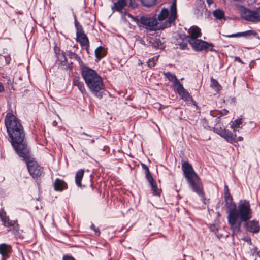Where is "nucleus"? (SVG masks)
<instances>
[{
  "label": "nucleus",
  "instance_id": "9b49d317",
  "mask_svg": "<svg viewBox=\"0 0 260 260\" xmlns=\"http://www.w3.org/2000/svg\"><path fill=\"white\" fill-rule=\"evenodd\" d=\"M188 33L189 36H185V38L188 40H195L200 37L202 35L200 29L196 26H191L188 30Z\"/></svg>",
  "mask_w": 260,
  "mask_h": 260
},
{
  "label": "nucleus",
  "instance_id": "8fccbe9b",
  "mask_svg": "<svg viewBox=\"0 0 260 260\" xmlns=\"http://www.w3.org/2000/svg\"><path fill=\"white\" fill-rule=\"evenodd\" d=\"M257 255H258L259 257H260V251L257 252Z\"/></svg>",
  "mask_w": 260,
  "mask_h": 260
},
{
  "label": "nucleus",
  "instance_id": "7ed1b4c3",
  "mask_svg": "<svg viewBox=\"0 0 260 260\" xmlns=\"http://www.w3.org/2000/svg\"><path fill=\"white\" fill-rule=\"evenodd\" d=\"M82 76L90 91L96 96L101 98L100 91L104 89V83L102 77L94 70L83 66L81 68Z\"/></svg>",
  "mask_w": 260,
  "mask_h": 260
},
{
  "label": "nucleus",
  "instance_id": "0eeeda50",
  "mask_svg": "<svg viewBox=\"0 0 260 260\" xmlns=\"http://www.w3.org/2000/svg\"><path fill=\"white\" fill-rule=\"evenodd\" d=\"M74 23L76 29V41L80 43L82 47H85L86 50H88L89 47V40L84 33L82 25L77 21L76 16H75Z\"/></svg>",
  "mask_w": 260,
  "mask_h": 260
},
{
  "label": "nucleus",
  "instance_id": "f257e3e1",
  "mask_svg": "<svg viewBox=\"0 0 260 260\" xmlns=\"http://www.w3.org/2000/svg\"><path fill=\"white\" fill-rule=\"evenodd\" d=\"M5 123L14 150L20 157L26 158L28 148L24 141L25 134L22 124L18 119L11 113L7 114Z\"/></svg>",
  "mask_w": 260,
  "mask_h": 260
},
{
  "label": "nucleus",
  "instance_id": "20e7f679",
  "mask_svg": "<svg viewBox=\"0 0 260 260\" xmlns=\"http://www.w3.org/2000/svg\"><path fill=\"white\" fill-rule=\"evenodd\" d=\"M182 170L189 188L198 194L202 200H205L203 184L192 166L188 162H184L182 164Z\"/></svg>",
  "mask_w": 260,
  "mask_h": 260
},
{
  "label": "nucleus",
  "instance_id": "79ce46f5",
  "mask_svg": "<svg viewBox=\"0 0 260 260\" xmlns=\"http://www.w3.org/2000/svg\"><path fill=\"white\" fill-rule=\"evenodd\" d=\"M63 260H75L73 257L69 256H64Z\"/></svg>",
  "mask_w": 260,
  "mask_h": 260
},
{
  "label": "nucleus",
  "instance_id": "49530a36",
  "mask_svg": "<svg viewBox=\"0 0 260 260\" xmlns=\"http://www.w3.org/2000/svg\"><path fill=\"white\" fill-rule=\"evenodd\" d=\"M207 4L210 5L213 3V0H206Z\"/></svg>",
  "mask_w": 260,
  "mask_h": 260
},
{
  "label": "nucleus",
  "instance_id": "6e6d98bb",
  "mask_svg": "<svg viewBox=\"0 0 260 260\" xmlns=\"http://www.w3.org/2000/svg\"><path fill=\"white\" fill-rule=\"evenodd\" d=\"M91 142H92V143H93V142H94V140H92V141H91Z\"/></svg>",
  "mask_w": 260,
  "mask_h": 260
},
{
  "label": "nucleus",
  "instance_id": "dca6fc26",
  "mask_svg": "<svg viewBox=\"0 0 260 260\" xmlns=\"http://www.w3.org/2000/svg\"><path fill=\"white\" fill-rule=\"evenodd\" d=\"M257 35V33L253 30H249L243 32H238L236 34H233L230 35H228V37H244L245 38H249L251 36L255 37Z\"/></svg>",
  "mask_w": 260,
  "mask_h": 260
},
{
  "label": "nucleus",
  "instance_id": "412c9836",
  "mask_svg": "<svg viewBox=\"0 0 260 260\" xmlns=\"http://www.w3.org/2000/svg\"><path fill=\"white\" fill-rule=\"evenodd\" d=\"M207 9L206 8V6L204 3L200 2L196 7L194 10V13L198 16H201L203 15L204 13L207 11Z\"/></svg>",
  "mask_w": 260,
  "mask_h": 260
},
{
  "label": "nucleus",
  "instance_id": "72a5a7b5",
  "mask_svg": "<svg viewBox=\"0 0 260 260\" xmlns=\"http://www.w3.org/2000/svg\"><path fill=\"white\" fill-rule=\"evenodd\" d=\"M156 0H141L142 4L147 7L153 6L156 2Z\"/></svg>",
  "mask_w": 260,
  "mask_h": 260
},
{
  "label": "nucleus",
  "instance_id": "ddd939ff",
  "mask_svg": "<svg viewBox=\"0 0 260 260\" xmlns=\"http://www.w3.org/2000/svg\"><path fill=\"white\" fill-rule=\"evenodd\" d=\"M12 248L10 245L5 243L0 244V254L2 255V260H6L9 257Z\"/></svg>",
  "mask_w": 260,
  "mask_h": 260
},
{
  "label": "nucleus",
  "instance_id": "a878e982",
  "mask_svg": "<svg viewBox=\"0 0 260 260\" xmlns=\"http://www.w3.org/2000/svg\"><path fill=\"white\" fill-rule=\"evenodd\" d=\"M169 16V11L168 9L164 8L161 10L160 13L158 14V22H161L165 20L166 19L168 18Z\"/></svg>",
  "mask_w": 260,
  "mask_h": 260
},
{
  "label": "nucleus",
  "instance_id": "1a4fd4ad",
  "mask_svg": "<svg viewBox=\"0 0 260 260\" xmlns=\"http://www.w3.org/2000/svg\"><path fill=\"white\" fill-rule=\"evenodd\" d=\"M188 42L196 51L213 50V45L201 39L188 40Z\"/></svg>",
  "mask_w": 260,
  "mask_h": 260
},
{
  "label": "nucleus",
  "instance_id": "b1692460",
  "mask_svg": "<svg viewBox=\"0 0 260 260\" xmlns=\"http://www.w3.org/2000/svg\"><path fill=\"white\" fill-rule=\"evenodd\" d=\"M224 199L226 202L225 205L229 210L232 208H233V205H236L233 202L232 197L231 196L230 192H224Z\"/></svg>",
  "mask_w": 260,
  "mask_h": 260
},
{
  "label": "nucleus",
  "instance_id": "4c0bfd02",
  "mask_svg": "<svg viewBox=\"0 0 260 260\" xmlns=\"http://www.w3.org/2000/svg\"><path fill=\"white\" fill-rule=\"evenodd\" d=\"M179 47L181 49L185 50L187 48V44L185 42H182L179 44Z\"/></svg>",
  "mask_w": 260,
  "mask_h": 260
},
{
  "label": "nucleus",
  "instance_id": "f8f14e48",
  "mask_svg": "<svg viewBox=\"0 0 260 260\" xmlns=\"http://www.w3.org/2000/svg\"><path fill=\"white\" fill-rule=\"evenodd\" d=\"M245 228L247 231L252 233H257L260 230L259 222L255 220L246 222Z\"/></svg>",
  "mask_w": 260,
  "mask_h": 260
},
{
  "label": "nucleus",
  "instance_id": "2eb2a0df",
  "mask_svg": "<svg viewBox=\"0 0 260 260\" xmlns=\"http://www.w3.org/2000/svg\"><path fill=\"white\" fill-rule=\"evenodd\" d=\"M1 218L3 225L9 228V230H11V228H13L14 229H18V224H17L16 221L10 220L8 217H7L6 216L1 215Z\"/></svg>",
  "mask_w": 260,
  "mask_h": 260
},
{
  "label": "nucleus",
  "instance_id": "473e14b6",
  "mask_svg": "<svg viewBox=\"0 0 260 260\" xmlns=\"http://www.w3.org/2000/svg\"><path fill=\"white\" fill-rule=\"evenodd\" d=\"M150 185L151 186V190L153 191V193L155 195H159L160 194V190L157 186L156 182H154Z\"/></svg>",
  "mask_w": 260,
  "mask_h": 260
},
{
  "label": "nucleus",
  "instance_id": "4be33fe9",
  "mask_svg": "<svg viewBox=\"0 0 260 260\" xmlns=\"http://www.w3.org/2000/svg\"><path fill=\"white\" fill-rule=\"evenodd\" d=\"M73 85L77 86L82 93L84 94L86 92L84 84L82 81L80 80L79 78H74Z\"/></svg>",
  "mask_w": 260,
  "mask_h": 260
},
{
  "label": "nucleus",
  "instance_id": "c756f323",
  "mask_svg": "<svg viewBox=\"0 0 260 260\" xmlns=\"http://www.w3.org/2000/svg\"><path fill=\"white\" fill-rule=\"evenodd\" d=\"M152 43L153 47L156 49H162L164 48V46L159 39H154Z\"/></svg>",
  "mask_w": 260,
  "mask_h": 260
},
{
  "label": "nucleus",
  "instance_id": "393cba45",
  "mask_svg": "<svg viewBox=\"0 0 260 260\" xmlns=\"http://www.w3.org/2000/svg\"><path fill=\"white\" fill-rule=\"evenodd\" d=\"M243 123V119L242 118H238L236 119L234 122L231 124V128L233 129L234 131L236 132L239 131V128L242 127V124Z\"/></svg>",
  "mask_w": 260,
  "mask_h": 260
},
{
  "label": "nucleus",
  "instance_id": "5fc2aeb1",
  "mask_svg": "<svg viewBox=\"0 0 260 260\" xmlns=\"http://www.w3.org/2000/svg\"><path fill=\"white\" fill-rule=\"evenodd\" d=\"M82 151H83V152L85 153V151H86V150L85 149L84 150H83Z\"/></svg>",
  "mask_w": 260,
  "mask_h": 260
},
{
  "label": "nucleus",
  "instance_id": "c9c22d12",
  "mask_svg": "<svg viewBox=\"0 0 260 260\" xmlns=\"http://www.w3.org/2000/svg\"><path fill=\"white\" fill-rule=\"evenodd\" d=\"M145 176L150 184L155 182L150 173L149 174H145Z\"/></svg>",
  "mask_w": 260,
  "mask_h": 260
},
{
  "label": "nucleus",
  "instance_id": "9d476101",
  "mask_svg": "<svg viewBox=\"0 0 260 260\" xmlns=\"http://www.w3.org/2000/svg\"><path fill=\"white\" fill-rule=\"evenodd\" d=\"M176 92L181 96V98L187 102L192 101V96L189 92L184 88L182 84H179L176 88Z\"/></svg>",
  "mask_w": 260,
  "mask_h": 260
},
{
  "label": "nucleus",
  "instance_id": "6e6552de",
  "mask_svg": "<svg viewBox=\"0 0 260 260\" xmlns=\"http://www.w3.org/2000/svg\"><path fill=\"white\" fill-rule=\"evenodd\" d=\"M26 162L30 174L33 178L40 176L43 172V169L35 160H30L29 151L28 149V156L26 158H23Z\"/></svg>",
  "mask_w": 260,
  "mask_h": 260
},
{
  "label": "nucleus",
  "instance_id": "f3484780",
  "mask_svg": "<svg viewBox=\"0 0 260 260\" xmlns=\"http://www.w3.org/2000/svg\"><path fill=\"white\" fill-rule=\"evenodd\" d=\"M53 185L56 191H61L67 188V184L63 180L58 178L55 179Z\"/></svg>",
  "mask_w": 260,
  "mask_h": 260
},
{
  "label": "nucleus",
  "instance_id": "09e8293b",
  "mask_svg": "<svg viewBox=\"0 0 260 260\" xmlns=\"http://www.w3.org/2000/svg\"><path fill=\"white\" fill-rule=\"evenodd\" d=\"M82 135H87V134H86L85 133H83L82 134ZM88 136H89L90 137H91V136H90V135H88Z\"/></svg>",
  "mask_w": 260,
  "mask_h": 260
},
{
  "label": "nucleus",
  "instance_id": "e433bc0d",
  "mask_svg": "<svg viewBox=\"0 0 260 260\" xmlns=\"http://www.w3.org/2000/svg\"><path fill=\"white\" fill-rule=\"evenodd\" d=\"M224 129L225 128L222 127H215L214 128V132L221 136Z\"/></svg>",
  "mask_w": 260,
  "mask_h": 260
},
{
  "label": "nucleus",
  "instance_id": "ea45409f",
  "mask_svg": "<svg viewBox=\"0 0 260 260\" xmlns=\"http://www.w3.org/2000/svg\"><path fill=\"white\" fill-rule=\"evenodd\" d=\"M142 166L143 169L145 170V174H149L150 173L148 167L146 165L142 164Z\"/></svg>",
  "mask_w": 260,
  "mask_h": 260
},
{
  "label": "nucleus",
  "instance_id": "f03ea898",
  "mask_svg": "<svg viewBox=\"0 0 260 260\" xmlns=\"http://www.w3.org/2000/svg\"><path fill=\"white\" fill-rule=\"evenodd\" d=\"M252 214L250 204L246 200H240L238 209H236V205H233V208L229 210L228 218L234 233L239 232L241 222H246L251 218Z\"/></svg>",
  "mask_w": 260,
  "mask_h": 260
},
{
  "label": "nucleus",
  "instance_id": "6ab92c4d",
  "mask_svg": "<svg viewBox=\"0 0 260 260\" xmlns=\"http://www.w3.org/2000/svg\"><path fill=\"white\" fill-rule=\"evenodd\" d=\"M221 137L231 143H236V140L233 133L229 130L224 129Z\"/></svg>",
  "mask_w": 260,
  "mask_h": 260
},
{
  "label": "nucleus",
  "instance_id": "864d4df0",
  "mask_svg": "<svg viewBox=\"0 0 260 260\" xmlns=\"http://www.w3.org/2000/svg\"><path fill=\"white\" fill-rule=\"evenodd\" d=\"M247 241H249L250 242H251V239L250 238H249L248 239H247Z\"/></svg>",
  "mask_w": 260,
  "mask_h": 260
},
{
  "label": "nucleus",
  "instance_id": "7c9ffc66",
  "mask_svg": "<svg viewBox=\"0 0 260 260\" xmlns=\"http://www.w3.org/2000/svg\"><path fill=\"white\" fill-rule=\"evenodd\" d=\"M56 58L61 64L64 65L66 63V58L63 52L56 53Z\"/></svg>",
  "mask_w": 260,
  "mask_h": 260
},
{
  "label": "nucleus",
  "instance_id": "a211bd4d",
  "mask_svg": "<svg viewBox=\"0 0 260 260\" xmlns=\"http://www.w3.org/2000/svg\"><path fill=\"white\" fill-rule=\"evenodd\" d=\"M164 74L168 80L173 82V85L175 86V88L177 87L179 84H181L174 74L169 72L164 73Z\"/></svg>",
  "mask_w": 260,
  "mask_h": 260
},
{
  "label": "nucleus",
  "instance_id": "de8ad7c7",
  "mask_svg": "<svg viewBox=\"0 0 260 260\" xmlns=\"http://www.w3.org/2000/svg\"><path fill=\"white\" fill-rule=\"evenodd\" d=\"M4 90V87L2 84L0 83V92Z\"/></svg>",
  "mask_w": 260,
  "mask_h": 260
},
{
  "label": "nucleus",
  "instance_id": "cd10ccee",
  "mask_svg": "<svg viewBox=\"0 0 260 260\" xmlns=\"http://www.w3.org/2000/svg\"><path fill=\"white\" fill-rule=\"evenodd\" d=\"M95 55L98 60H100L104 56H105V54L102 47L100 46L95 49Z\"/></svg>",
  "mask_w": 260,
  "mask_h": 260
},
{
  "label": "nucleus",
  "instance_id": "603ef678",
  "mask_svg": "<svg viewBox=\"0 0 260 260\" xmlns=\"http://www.w3.org/2000/svg\"><path fill=\"white\" fill-rule=\"evenodd\" d=\"M190 260H194V258L192 257H189Z\"/></svg>",
  "mask_w": 260,
  "mask_h": 260
},
{
  "label": "nucleus",
  "instance_id": "f704fd0d",
  "mask_svg": "<svg viewBox=\"0 0 260 260\" xmlns=\"http://www.w3.org/2000/svg\"><path fill=\"white\" fill-rule=\"evenodd\" d=\"M67 55L69 56L71 58L74 59L79 62L81 61L80 57L77 54L70 51L67 52Z\"/></svg>",
  "mask_w": 260,
  "mask_h": 260
},
{
  "label": "nucleus",
  "instance_id": "39448f33",
  "mask_svg": "<svg viewBox=\"0 0 260 260\" xmlns=\"http://www.w3.org/2000/svg\"><path fill=\"white\" fill-rule=\"evenodd\" d=\"M176 18V3H174L172 4L171 7V14L169 17L168 21L166 23L164 26H158L159 22L156 19V15L152 17L150 16H141L138 21L146 28L153 29L154 27H157L159 28H164L170 26Z\"/></svg>",
  "mask_w": 260,
  "mask_h": 260
},
{
  "label": "nucleus",
  "instance_id": "423d86ee",
  "mask_svg": "<svg viewBox=\"0 0 260 260\" xmlns=\"http://www.w3.org/2000/svg\"><path fill=\"white\" fill-rule=\"evenodd\" d=\"M240 14L241 18L246 21L255 23L260 22V6L253 10L241 7Z\"/></svg>",
  "mask_w": 260,
  "mask_h": 260
},
{
  "label": "nucleus",
  "instance_id": "aec40b11",
  "mask_svg": "<svg viewBox=\"0 0 260 260\" xmlns=\"http://www.w3.org/2000/svg\"><path fill=\"white\" fill-rule=\"evenodd\" d=\"M212 14L216 20L221 21L226 20L224 12L221 9H217L214 10L212 12Z\"/></svg>",
  "mask_w": 260,
  "mask_h": 260
},
{
  "label": "nucleus",
  "instance_id": "58836bf2",
  "mask_svg": "<svg viewBox=\"0 0 260 260\" xmlns=\"http://www.w3.org/2000/svg\"><path fill=\"white\" fill-rule=\"evenodd\" d=\"M90 228L92 230H93L95 232V234H96L98 235H100V230L96 228V227L95 226V225L93 224H92L91 225Z\"/></svg>",
  "mask_w": 260,
  "mask_h": 260
},
{
  "label": "nucleus",
  "instance_id": "37998d69",
  "mask_svg": "<svg viewBox=\"0 0 260 260\" xmlns=\"http://www.w3.org/2000/svg\"><path fill=\"white\" fill-rule=\"evenodd\" d=\"M234 136L235 137V140H236V142H237L238 141H241L242 140H243V137H242L239 136V137L237 138L236 135H235Z\"/></svg>",
  "mask_w": 260,
  "mask_h": 260
},
{
  "label": "nucleus",
  "instance_id": "4468645a",
  "mask_svg": "<svg viewBox=\"0 0 260 260\" xmlns=\"http://www.w3.org/2000/svg\"><path fill=\"white\" fill-rule=\"evenodd\" d=\"M127 4V0H116L114 2L113 6L111 8L113 11L121 13Z\"/></svg>",
  "mask_w": 260,
  "mask_h": 260
},
{
  "label": "nucleus",
  "instance_id": "a19ab883",
  "mask_svg": "<svg viewBox=\"0 0 260 260\" xmlns=\"http://www.w3.org/2000/svg\"><path fill=\"white\" fill-rule=\"evenodd\" d=\"M251 252L253 254H257V248L256 247H253L252 249H251Z\"/></svg>",
  "mask_w": 260,
  "mask_h": 260
},
{
  "label": "nucleus",
  "instance_id": "3c124183",
  "mask_svg": "<svg viewBox=\"0 0 260 260\" xmlns=\"http://www.w3.org/2000/svg\"><path fill=\"white\" fill-rule=\"evenodd\" d=\"M160 108V109L165 108V107H164V106H163V107H162V106L160 105V108Z\"/></svg>",
  "mask_w": 260,
  "mask_h": 260
},
{
  "label": "nucleus",
  "instance_id": "5701e85b",
  "mask_svg": "<svg viewBox=\"0 0 260 260\" xmlns=\"http://www.w3.org/2000/svg\"><path fill=\"white\" fill-rule=\"evenodd\" d=\"M84 171L83 169L79 170L75 175L76 184L78 186H81V180L84 175Z\"/></svg>",
  "mask_w": 260,
  "mask_h": 260
},
{
  "label": "nucleus",
  "instance_id": "a18cd8bd",
  "mask_svg": "<svg viewBox=\"0 0 260 260\" xmlns=\"http://www.w3.org/2000/svg\"><path fill=\"white\" fill-rule=\"evenodd\" d=\"M224 191H225V192H227V191H228V192H230L229 189L228 188V186L226 184H225L224 185Z\"/></svg>",
  "mask_w": 260,
  "mask_h": 260
},
{
  "label": "nucleus",
  "instance_id": "2f4dec72",
  "mask_svg": "<svg viewBox=\"0 0 260 260\" xmlns=\"http://www.w3.org/2000/svg\"><path fill=\"white\" fill-rule=\"evenodd\" d=\"M158 56H155L150 58L147 61L148 66L150 68L154 67L158 61Z\"/></svg>",
  "mask_w": 260,
  "mask_h": 260
},
{
  "label": "nucleus",
  "instance_id": "c85d7f7f",
  "mask_svg": "<svg viewBox=\"0 0 260 260\" xmlns=\"http://www.w3.org/2000/svg\"><path fill=\"white\" fill-rule=\"evenodd\" d=\"M229 111L224 109L221 111L211 112V114L213 116H218V117H220L221 116L227 115Z\"/></svg>",
  "mask_w": 260,
  "mask_h": 260
},
{
  "label": "nucleus",
  "instance_id": "bb28decb",
  "mask_svg": "<svg viewBox=\"0 0 260 260\" xmlns=\"http://www.w3.org/2000/svg\"><path fill=\"white\" fill-rule=\"evenodd\" d=\"M210 80V86L217 92L220 91L221 90L222 87L219 84L218 82L216 79H213L212 77L211 78Z\"/></svg>",
  "mask_w": 260,
  "mask_h": 260
},
{
  "label": "nucleus",
  "instance_id": "c03bdc74",
  "mask_svg": "<svg viewBox=\"0 0 260 260\" xmlns=\"http://www.w3.org/2000/svg\"><path fill=\"white\" fill-rule=\"evenodd\" d=\"M234 58H235V61H237L240 62L241 64H243L244 63L241 60V59L239 57L235 56L234 57Z\"/></svg>",
  "mask_w": 260,
  "mask_h": 260
}]
</instances>
